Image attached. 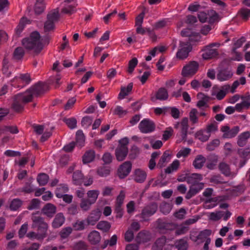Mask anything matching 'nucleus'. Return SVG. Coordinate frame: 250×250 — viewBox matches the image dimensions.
<instances>
[{
	"label": "nucleus",
	"mask_w": 250,
	"mask_h": 250,
	"mask_svg": "<svg viewBox=\"0 0 250 250\" xmlns=\"http://www.w3.org/2000/svg\"><path fill=\"white\" fill-rule=\"evenodd\" d=\"M48 89L46 83H39L33 86L24 93L18 94L15 96L13 108L16 111H20L23 109V104L30 101L33 97L42 94Z\"/></svg>",
	"instance_id": "nucleus-1"
},
{
	"label": "nucleus",
	"mask_w": 250,
	"mask_h": 250,
	"mask_svg": "<svg viewBox=\"0 0 250 250\" xmlns=\"http://www.w3.org/2000/svg\"><path fill=\"white\" fill-rule=\"evenodd\" d=\"M49 43V39L47 38H41L38 32H32L30 36L22 40L23 46L27 50L33 53L38 54L42 50L44 46Z\"/></svg>",
	"instance_id": "nucleus-2"
},
{
	"label": "nucleus",
	"mask_w": 250,
	"mask_h": 250,
	"mask_svg": "<svg viewBox=\"0 0 250 250\" xmlns=\"http://www.w3.org/2000/svg\"><path fill=\"white\" fill-rule=\"evenodd\" d=\"M33 228H38V232H29L27 237L31 239L43 240L46 236L48 225L44 222L43 219L34 215L32 217Z\"/></svg>",
	"instance_id": "nucleus-3"
},
{
	"label": "nucleus",
	"mask_w": 250,
	"mask_h": 250,
	"mask_svg": "<svg viewBox=\"0 0 250 250\" xmlns=\"http://www.w3.org/2000/svg\"><path fill=\"white\" fill-rule=\"evenodd\" d=\"M202 179V176L199 174L193 173L189 175L188 177V182L192 184V185L186 195V198L187 199H189L191 198L203 188L204 183H198Z\"/></svg>",
	"instance_id": "nucleus-4"
},
{
	"label": "nucleus",
	"mask_w": 250,
	"mask_h": 250,
	"mask_svg": "<svg viewBox=\"0 0 250 250\" xmlns=\"http://www.w3.org/2000/svg\"><path fill=\"white\" fill-rule=\"evenodd\" d=\"M119 143V145L116 149L115 155L117 160L122 161L125 158L127 154L129 140L127 137H125L121 139Z\"/></svg>",
	"instance_id": "nucleus-5"
},
{
	"label": "nucleus",
	"mask_w": 250,
	"mask_h": 250,
	"mask_svg": "<svg viewBox=\"0 0 250 250\" xmlns=\"http://www.w3.org/2000/svg\"><path fill=\"white\" fill-rule=\"evenodd\" d=\"M188 120L187 118L183 119L180 123H177L174 124V127L176 129H180V132L177 134L178 139L177 140V143H180L183 141H185L187 138V131L188 128Z\"/></svg>",
	"instance_id": "nucleus-6"
},
{
	"label": "nucleus",
	"mask_w": 250,
	"mask_h": 250,
	"mask_svg": "<svg viewBox=\"0 0 250 250\" xmlns=\"http://www.w3.org/2000/svg\"><path fill=\"white\" fill-rule=\"evenodd\" d=\"M59 18V10L54 9L50 11L47 15V19L44 23V30L46 32L50 31L54 28V22L58 21Z\"/></svg>",
	"instance_id": "nucleus-7"
},
{
	"label": "nucleus",
	"mask_w": 250,
	"mask_h": 250,
	"mask_svg": "<svg viewBox=\"0 0 250 250\" xmlns=\"http://www.w3.org/2000/svg\"><path fill=\"white\" fill-rule=\"evenodd\" d=\"M159 228L161 229L167 230H172L176 229L175 233L177 235L185 234L188 230V228L183 224H181L179 226H176L173 223L166 222H162L161 224L159 226Z\"/></svg>",
	"instance_id": "nucleus-8"
},
{
	"label": "nucleus",
	"mask_w": 250,
	"mask_h": 250,
	"mask_svg": "<svg viewBox=\"0 0 250 250\" xmlns=\"http://www.w3.org/2000/svg\"><path fill=\"white\" fill-rule=\"evenodd\" d=\"M220 45L218 43H213L206 46L202 50L203 51L202 57L204 60L212 59L218 55L217 48Z\"/></svg>",
	"instance_id": "nucleus-9"
},
{
	"label": "nucleus",
	"mask_w": 250,
	"mask_h": 250,
	"mask_svg": "<svg viewBox=\"0 0 250 250\" xmlns=\"http://www.w3.org/2000/svg\"><path fill=\"white\" fill-rule=\"evenodd\" d=\"M31 78L28 74H20L14 77L11 81L12 85L18 87H22L29 84L31 82Z\"/></svg>",
	"instance_id": "nucleus-10"
},
{
	"label": "nucleus",
	"mask_w": 250,
	"mask_h": 250,
	"mask_svg": "<svg viewBox=\"0 0 250 250\" xmlns=\"http://www.w3.org/2000/svg\"><path fill=\"white\" fill-rule=\"evenodd\" d=\"M191 49V44L189 42H180L179 48L176 53L177 57L181 60L187 58Z\"/></svg>",
	"instance_id": "nucleus-11"
},
{
	"label": "nucleus",
	"mask_w": 250,
	"mask_h": 250,
	"mask_svg": "<svg viewBox=\"0 0 250 250\" xmlns=\"http://www.w3.org/2000/svg\"><path fill=\"white\" fill-rule=\"evenodd\" d=\"M230 85L225 84L221 87L214 85L211 90V95L215 96L217 99L221 100L223 99L227 93L229 92Z\"/></svg>",
	"instance_id": "nucleus-12"
},
{
	"label": "nucleus",
	"mask_w": 250,
	"mask_h": 250,
	"mask_svg": "<svg viewBox=\"0 0 250 250\" xmlns=\"http://www.w3.org/2000/svg\"><path fill=\"white\" fill-rule=\"evenodd\" d=\"M68 190V188L66 185H59L55 192L56 196L59 198H62L65 202L70 203L72 200L73 196L66 194Z\"/></svg>",
	"instance_id": "nucleus-13"
},
{
	"label": "nucleus",
	"mask_w": 250,
	"mask_h": 250,
	"mask_svg": "<svg viewBox=\"0 0 250 250\" xmlns=\"http://www.w3.org/2000/svg\"><path fill=\"white\" fill-rule=\"evenodd\" d=\"M198 68V62L195 61L191 62L183 67L182 75L185 77H190L197 72Z\"/></svg>",
	"instance_id": "nucleus-14"
},
{
	"label": "nucleus",
	"mask_w": 250,
	"mask_h": 250,
	"mask_svg": "<svg viewBox=\"0 0 250 250\" xmlns=\"http://www.w3.org/2000/svg\"><path fill=\"white\" fill-rule=\"evenodd\" d=\"M158 208L156 203H153L146 206L143 209L141 213V217L143 221H147L148 218L153 215Z\"/></svg>",
	"instance_id": "nucleus-15"
},
{
	"label": "nucleus",
	"mask_w": 250,
	"mask_h": 250,
	"mask_svg": "<svg viewBox=\"0 0 250 250\" xmlns=\"http://www.w3.org/2000/svg\"><path fill=\"white\" fill-rule=\"evenodd\" d=\"M139 128L142 132L147 133L154 130L155 125L152 121L145 119L140 122L139 125Z\"/></svg>",
	"instance_id": "nucleus-16"
},
{
	"label": "nucleus",
	"mask_w": 250,
	"mask_h": 250,
	"mask_svg": "<svg viewBox=\"0 0 250 250\" xmlns=\"http://www.w3.org/2000/svg\"><path fill=\"white\" fill-rule=\"evenodd\" d=\"M221 131L223 133V137L225 138H232L235 137L240 131L239 127L235 126L230 129L227 125L222 126Z\"/></svg>",
	"instance_id": "nucleus-17"
},
{
	"label": "nucleus",
	"mask_w": 250,
	"mask_h": 250,
	"mask_svg": "<svg viewBox=\"0 0 250 250\" xmlns=\"http://www.w3.org/2000/svg\"><path fill=\"white\" fill-rule=\"evenodd\" d=\"M132 164L130 161L124 163L119 168L118 174L120 178H124L130 173Z\"/></svg>",
	"instance_id": "nucleus-18"
},
{
	"label": "nucleus",
	"mask_w": 250,
	"mask_h": 250,
	"mask_svg": "<svg viewBox=\"0 0 250 250\" xmlns=\"http://www.w3.org/2000/svg\"><path fill=\"white\" fill-rule=\"evenodd\" d=\"M210 234V231L209 230H204L201 231L197 236H194L191 234L190 236V238L193 241L197 242L198 244L202 243L204 241H206L207 239H209L208 237Z\"/></svg>",
	"instance_id": "nucleus-19"
},
{
	"label": "nucleus",
	"mask_w": 250,
	"mask_h": 250,
	"mask_svg": "<svg viewBox=\"0 0 250 250\" xmlns=\"http://www.w3.org/2000/svg\"><path fill=\"white\" fill-rule=\"evenodd\" d=\"M62 4V13L71 14L75 11V8L77 4L74 0H64Z\"/></svg>",
	"instance_id": "nucleus-20"
},
{
	"label": "nucleus",
	"mask_w": 250,
	"mask_h": 250,
	"mask_svg": "<svg viewBox=\"0 0 250 250\" xmlns=\"http://www.w3.org/2000/svg\"><path fill=\"white\" fill-rule=\"evenodd\" d=\"M172 245L166 244V239L165 237H162L157 239L153 246L152 250H168L171 248Z\"/></svg>",
	"instance_id": "nucleus-21"
},
{
	"label": "nucleus",
	"mask_w": 250,
	"mask_h": 250,
	"mask_svg": "<svg viewBox=\"0 0 250 250\" xmlns=\"http://www.w3.org/2000/svg\"><path fill=\"white\" fill-rule=\"evenodd\" d=\"M233 76V73L230 69L220 70L217 74V79L220 82L226 81L230 79Z\"/></svg>",
	"instance_id": "nucleus-22"
},
{
	"label": "nucleus",
	"mask_w": 250,
	"mask_h": 250,
	"mask_svg": "<svg viewBox=\"0 0 250 250\" xmlns=\"http://www.w3.org/2000/svg\"><path fill=\"white\" fill-rule=\"evenodd\" d=\"M250 154V147H248L245 149H240L238 150V154L241 158L240 162L238 164V162L235 160L233 163L236 165H238L240 167H242L244 165V163L242 161H244L246 159L249 158V155Z\"/></svg>",
	"instance_id": "nucleus-23"
},
{
	"label": "nucleus",
	"mask_w": 250,
	"mask_h": 250,
	"mask_svg": "<svg viewBox=\"0 0 250 250\" xmlns=\"http://www.w3.org/2000/svg\"><path fill=\"white\" fill-rule=\"evenodd\" d=\"M101 212L99 209L93 210L87 217L86 221L89 225H94L100 219Z\"/></svg>",
	"instance_id": "nucleus-24"
},
{
	"label": "nucleus",
	"mask_w": 250,
	"mask_h": 250,
	"mask_svg": "<svg viewBox=\"0 0 250 250\" xmlns=\"http://www.w3.org/2000/svg\"><path fill=\"white\" fill-rule=\"evenodd\" d=\"M87 239L91 244L96 245L100 242L101 236L98 231L93 230L88 234Z\"/></svg>",
	"instance_id": "nucleus-25"
},
{
	"label": "nucleus",
	"mask_w": 250,
	"mask_h": 250,
	"mask_svg": "<svg viewBox=\"0 0 250 250\" xmlns=\"http://www.w3.org/2000/svg\"><path fill=\"white\" fill-rule=\"evenodd\" d=\"M65 218L62 213H57L52 223V226L54 229L61 227L64 223Z\"/></svg>",
	"instance_id": "nucleus-26"
},
{
	"label": "nucleus",
	"mask_w": 250,
	"mask_h": 250,
	"mask_svg": "<svg viewBox=\"0 0 250 250\" xmlns=\"http://www.w3.org/2000/svg\"><path fill=\"white\" fill-rule=\"evenodd\" d=\"M42 212L47 216L52 217L56 212V207L52 204H47L42 208Z\"/></svg>",
	"instance_id": "nucleus-27"
},
{
	"label": "nucleus",
	"mask_w": 250,
	"mask_h": 250,
	"mask_svg": "<svg viewBox=\"0 0 250 250\" xmlns=\"http://www.w3.org/2000/svg\"><path fill=\"white\" fill-rule=\"evenodd\" d=\"M146 176V172L141 169H137L134 171V180L138 183L144 182Z\"/></svg>",
	"instance_id": "nucleus-28"
},
{
	"label": "nucleus",
	"mask_w": 250,
	"mask_h": 250,
	"mask_svg": "<svg viewBox=\"0 0 250 250\" xmlns=\"http://www.w3.org/2000/svg\"><path fill=\"white\" fill-rule=\"evenodd\" d=\"M133 88L132 83H129L126 87L122 86L118 95V99H124L126 96L130 94Z\"/></svg>",
	"instance_id": "nucleus-29"
},
{
	"label": "nucleus",
	"mask_w": 250,
	"mask_h": 250,
	"mask_svg": "<svg viewBox=\"0 0 250 250\" xmlns=\"http://www.w3.org/2000/svg\"><path fill=\"white\" fill-rule=\"evenodd\" d=\"M100 191L99 190H89L86 193V199H87L90 202L94 204V203H96Z\"/></svg>",
	"instance_id": "nucleus-30"
},
{
	"label": "nucleus",
	"mask_w": 250,
	"mask_h": 250,
	"mask_svg": "<svg viewBox=\"0 0 250 250\" xmlns=\"http://www.w3.org/2000/svg\"><path fill=\"white\" fill-rule=\"evenodd\" d=\"M219 168L220 171L226 176L233 177L235 175L234 173L230 171L229 165L224 162L219 164Z\"/></svg>",
	"instance_id": "nucleus-31"
},
{
	"label": "nucleus",
	"mask_w": 250,
	"mask_h": 250,
	"mask_svg": "<svg viewBox=\"0 0 250 250\" xmlns=\"http://www.w3.org/2000/svg\"><path fill=\"white\" fill-rule=\"evenodd\" d=\"M204 208L206 209H210L217 205V199L216 198H204Z\"/></svg>",
	"instance_id": "nucleus-32"
},
{
	"label": "nucleus",
	"mask_w": 250,
	"mask_h": 250,
	"mask_svg": "<svg viewBox=\"0 0 250 250\" xmlns=\"http://www.w3.org/2000/svg\"><path fill=\"white\" fill-rule=\"evenodd\" d=\"M95 157V152L93 150L86 151L83 157V164H87L92 162Z\"/></svg>",
	"instance_id": "nucleus-33"
},
{
	"label": "nucleus",
	"mask_w": 250,
	"mask_h": 250,
	"mask_svg": "<svg viewBox=\"0 0 250 250\" xmlns=\"http://www.w3.org/2000/svg\"><path fill=\"white\" fill-rule=\"evenodd\" d=\"M83 175L81 171L77 170L75 171L72 176V181L74 184L81 185L83 181Z\"/></svg>",
	"instance_id": "nucleus-34"
},
{
	"label": "nucleus",
	"mask_w": 250,
	"mask_h": 250,
	"mask_svg": "<svg viewBox=\"0 0 250 250\" xmlns=\"http://www.w3.org/2000/svg\"><path fill=\"white\" fill-rule=\"evenodd\" d=\"M208 21L210 23L218 22L221 19V17L219 14L213 10L208 11Z\"/></svg>",
	"instance_id": "nucleus-35"
},
{
	"label": "nucleus",
	"mask_w": 250,
	"mask_h": 250,
	"mask_svg": "<svg viewBox=\"0 0 250 250\" xmlns=\"http://www.w3.org/2000/svg\"><path fill=\"white\" fill-rule=\"evenodd\" d=\"M170 159L171 157L168 151L165 152L158 163V167H164L166 164L169 162Z\"/></svg>",
	"instance_id": "nucleus-36"
},
{
	"label": "nucleus",
	"mask_w": 250,
	"mask_h": 250,
	"mask_svg": "<svg viewBox=\"0 0 250 250\" xmlns=\"http://www.w3.org/2000/svg\"><path fill=\"white\" fill-rule=\"evenodd\" d=\"M89 224L86 220H77L73 224V227L76 230H82L85 229Z\"/></svg>",
	"instance_id": "nucleus-37"
},
{
	"label": "nucleus",
	"mask_w": 250,
	"mask_h": 250,
	"mask_svg": "<svg viewBox=\"0 0 250 250\" xmlns=\"http://www.w3.org/2000/svg\"><path fill=\"white\" fill-rule=\"evenodd\" d=\"M8 63V61L5 58L3 61L2 72L3 74L6 77H9L10 76L13 70L12 67L10 66Z\"/></svg>",
	"instance_id": "nucleus-38"
},
{
	"label": "nucleus",
	"mask_w": 250,
	"mask_h": 250,
	"mask_svg": "<svg viewBox=\"0 0 250 250\" xmlns=\"http://www.w3.org/2000/svg\"><path fill=\"white\" fill-rule=\"evenodd\" d=\"M76 140L77 145L82 147L84 145L85 137L83 131L81 130H78L76 134Z\"/></svg>",
	"instance_id": "nucleus-39"
},
{
	"label": "nucleus",
	"mask_w": 250,
	"mask_h": 250,
	"mask_svg": "<svg viewBox=\"0 0 250 250\" xmlns=\"http://www.w3.org/2000/svg\"><path fill=\"white\" fill-rule=\"evenodd\" d=\"M250 137V133L249 132L247 131L241 133L238 138L237 144L240 146H242L245 145L247 140Z\"/></svg>",
	"instance_id": "nucleus-40"
},
{
	"label": "nucleus",
	"mask_w": 250,
	"mask_h": 250,
	"mask_svg": "<svg viewBox=\"0 0 250 250\" xmlns=\"http://www.w3.org/2000/svg\"><path fill=\"white\" fill-rule=\"evenodd\" d=\"M210 135L206 130H201L196 133V137L202 142H206L208 140Z\"/></svg>",
	"instance_id": "nucleus-41"
},
{
	"label": "nucleus",
	"mask_w": 250,
	"mask_h": 250,
	"mask_svg": "<svg viewBox=\"0 0 250 250\" xmlns=\"http://www.w3.org/2000/svg\"><path fill=\"white\" fill-rule=\"evenodd\" d=\"M206 162V158L202 155H198L195 159L193 165L196 168L200 169Z\"/></svg>",
	"instance_id": "nucleus-42"
},
{
	"label": "nucleus",
	"mask_w": 250,
	"mask_h": 250,
	"mask_svg": "<svg viewBox=\"0 0 250 250\" xmlns=\"http://www.w3.org/2000/svg\"><path fill=\"white\" fill-rule=\"evenodd\" d=\"M155 96L158 100H165L168 98V93L165 88H161L157 91Z\"/></svg>",
	"instance_id": "nucleus-43"
},
{
	"label": "nucleus",
	"mask_w": 250,
	"mask_h": 250,
	"mask_svg": "<svg viewBox=\"0 0 250 250\" xmlns=\"http://www.w3.org/2000/svg\"><path fill=\"white\" fill-rule=\"evenodd\" d=\"M45 8L44 0H36L34 6V10L36 14L42 13Z\"/></svg>",
	"instance_id": "nucleus-44"
},
{
	"label": "nucleus",
	"mask_w": 250,
	"mask_h": 250,
	"mask_svg": "<svg viewBox=\"0 0 250 250\" xmlns=\"http://www.w3.org/2000/svg\"><path fill=\"white\" fill-rule=\"evenodd\" d=\"M125 197V192L123 191H121L120 194L118 196L116 199V209L118 212L121 211V207L123 204Z\"/></svg>",
	"instance_id": "nucleus-45"
},
{
	"label": "nucleus",
	"mask_w": 250,
	"mask_h": 250,
	"mask_svg": "<svg viewBox=\"0 0 250 250\" xmlns=\"http://www.w3.org/2000/svg\"><path fill=\"white\" fill-rule=\"evenodd\" d=\"M180 163L177 160H174L166 169V173L170 174L177 170L179 167Z\"/></svg>",
	"instance_id": "nucleus-46"
},
{
	"label": "nucleus",
	"mask_w": 250,
	"mask_h": 250,
	"mask_svg": "<svg viewBox=\"0 0 250 250\" xmlns=\"http://www.w3.org/2000/svg\"><path fill=\"white\" fill-rule=\"evenodd\" d=\"M111 228L110 224L104 221H100L97 225V228L104 232L108 231Z\"/></svg>",
	"instance_id": "nucleus-47"
},
{
	"label": "nucleus",
	"mask_w": 250,
	"mask_h": 250,
	"mask_svg": "<svg viewBox=\"0 0 250 250\" xmlns=\"http://www.w3.org/2000/svg\"><path fill=\"white\" fill-rule=\"evenodd\" d=\"M28 20L25 18H22L17 27L15 29L16 33L17 35H19L24 28L25 25L27 23Z\"/></svg>",
	"instance_id": "nucleus-48"
},
{
	"label": "nucleus",
	"mask_w": 250,
	"mask_h": 250,
	"mask_svg": "<svg viewBox=\"0 0 250 250\" xmlns=\"http://www.w3.org/2000/svg\"><path fill=\"white\" fill-rule=\"evenodd\" d=\"M175 245L178 250H187L188 247V242L184 239L177 240Z\"/></svg>",
	"instance_id": "nucleus-49"
},
{
	"label": "nucleus",
	"mask_w": 250,
	"mask_h": 250,
	"mask_svg": "<svg viewBox=\"0 0 250 250\" xmlns=\"http://www.w3.org/2000/svg\"><path fill=\"white\" fill-rule=\"evenodd\" d=\"M223 212L221 211H217L211 212L208 215V218L210 220L217 221L223 217Z\"/></svg>",
	"instance_id": "nucleus-50"
},
{
	"label": "nucleus",
	"mask_w": 250,
	"mask_h": 250,
	"mask_svg": "<svg viewBox=\"0 0 250 250\" xmlns=\"http://www.w3.org/2000/svg\"><path fill=\"white\" fill-rule=\"evenodd\" d=\"M49 180V176L44 173L39 174L37 177V181L40 186L46 185Z\"/></svg>",
	"instance_id": "nucleus-51"
},
{
	"label": "nucleus",
	"mask_w": 250,
	"mask_h": 250,
	"mask_svg": "<svg viewBox=\"0 0 250 250\" xmlns=\"http://www.w3.org/2000/svg\"><path fill=\"white\" fill-rule=\"evenodd\" d=\"M93 204L90 202L87 199L83 198L80 204V208L83 211L88 210Z\"/></svg>",
	"instance_id": "nucleus-52"
},
{
	"label": "nucleus",
	"mask_w": 250,
	"mask_h": 250,
	"mask_svg": "<svg viewBox=\"0 0 250 250\" xmlns=\"http://www.w3.org/2000/svg\"><path fill=\"white\" fill-rule=\"evenodd\" d=\"M197 113V110L195 108L192 109L189 113V120L193 124L198 123Z\"/></svg>",
	"instance_id": "nucleus-53"
},
{
	"label": "nucleus",
	"mask_w": 250,
	"mask_h": 250,
	"mask_svg": "<svg viewBox=\"0 0 250 250\" xmlns=\"http://www.w3.org/2000/svg\"><path fill=\"white\" fill-rule=\"evenodd\" d=\"M72 231V229L71 227H66L61 230L60 235L62 238H66L71 233Z\"/></svg>",
	"instance_id": "nucleus-54"
},
{
	"label": "nucleus",
	"mask_w": 250,
	"mask_h": 250,
	"mask_svg": "<svg viewBox=\"0 0 250 250\" xmlns=\"http://www.w3.org/2000/svg\"><path fill=\"white\" fill-rule=\"evenodd\" d=\"M22 204L21 200L18 199H14L11 203L10 208L11 210H17Z\"/></svg>",
	"instance_id": "nucleus-55"
},
{
	"label": "nucleus",
	"mask_w": 250,
	"mask_h": 250,
	"mask_svg": "<svg viewBox=\"0 0 250 250\" xmlns=\"http://www.w3.org/2000/svg\"><path fill=\"white\" fill-rule=\"evenodd\" d=\"M93 118L90 116L84 117L82 120V125L83 127L87 128L92 124Z\"/></svg>",
	"instance_id": "nucleus-56"
},
{
	"label": "nucleus",
	"mask_w": 250,
	"mask_h": 250,
	"mask_svg": "<svg viewBox=\"0 0 250 250\" xmlns=\"http://www.w3.org/2000/svg\"><path fill=\"white\" fill-rule=\"evenodd\" d=\"M24 55V50L22 47L17 48L14 52V58L16 60H20Z\"/></svg>",
	"instance_id": "nucleus-57"
},
{
	"label": "nucleus",
	"mask_w": 250,
	"mask_h": 250,
	"mask_svg": "<svg viewBox=\"0 0 250 250\" xmlns=\"http://www.w3.org/2000/svg\"><path fill=\"white\" fill-rule=\"evenodd\" d=\"M64 122L71 129L75 128L77 126V120L74 118L66 119L64 120Z\"/></svg>",
	"instance_id": "nucleus-58"
},
{
	"label": "nucleus",
	"mask_w": 250,
	"mask_h": 250,
	"mask_svg": "<svg viewBox=\"0 0 250 250\" xmlns=\"http://www.w3.org/2000/svg\"><path fill=\"white\" fill-rule=\"evenodd\" d=\"M87 248V245L84 242L82 241L76 243L74 246L75 250H86Z\"/></svg>",
	"instance_id": "nucleus-59"
},
{
	"label": "nucleus",
	"mask_w": 250,
	"mask_h": 250,
	"mask_svg": "<svg viewBox=\"0 0 250 250\" xmlns=\"http://www.w3.org/2000/svg\"><path fill=\"white\" fill-rule=\"evenodd\" d=\"M97 173L101 177H105L109 174L110 170L105 167H102L98 169Z\"/></svg>",
	"instance_id": "nucleus-60"
},
{
	"label": "nucleus",
	"mask_w": 250,
	"mask_h": 250,
	"mask_svg": "<svg viewBox=\"0 0 250 250\" xmlns=\"http://www.w3.org/2000/svg\"><path fill=\"white\" fill-rule=\"evenodd\" d=\"M220 145V140L219 139H214L210 142L207 146V149L209 150H214Z\"/></svg>",
	"instance_id": "nucleus-61"
},
{
	"label": "nucleus",
	"mask_w": 250,
	"mask_h": 250,
	"mask_svg": "<svg viewBox=\"0 0 250 250\" xmlns=\"http://www.w3.org/2000/svg\"><path fill=\"white\" fill-rule=\"evenodd\" d=\"M126 113V111L124 110L123 108L120 106H116L113 111L114 114L118 115L120 117L124 116Z\"/></svg>",
	"instance_id": "nucleus-62"
},
{
	"label": "nucleus",
	"mask_w": 250,
	"mask_h": 250,
	"mask_svg": "<svg viewBox=\"0 0 250 250\" xmlns=\"http://www.w3.org/2000/svg\"><path fill=\"white\" fill-rule=\"evenodd\" d=\"M217 129L218 125L217 123H213L208 125L206 130L210 135L211 133L216 132L217 130Z\"/></svg>",
	"instance_id": "nucleus-63"
},
{
	"label": "nucleus",
	"mask_w": 250,
	"mask_h": 250,
	"mask_svg": "<svg viewBox=\"0 0 250 250\" xmlns=\"http://www.w3.org/2000/svg\"><path fill=\"white\" fill-rule=\"evenodd\" d=\"M171 209V206L167 203H163L160 206V210L164 214L169 213Z\"/></svg>",
	"instance_id": "nucleus-64"
}]
</instances>
